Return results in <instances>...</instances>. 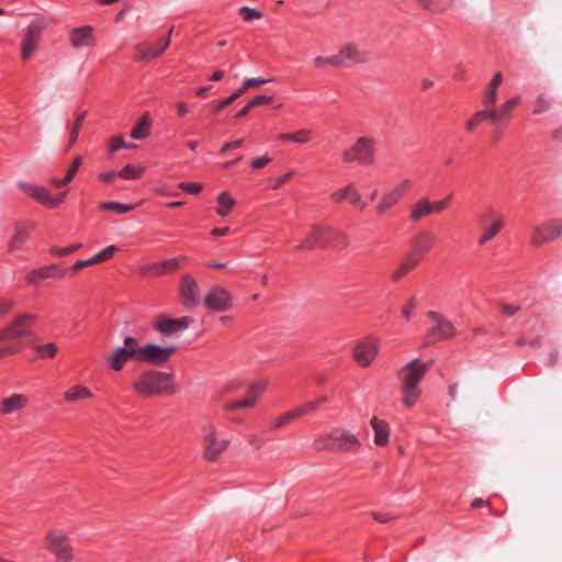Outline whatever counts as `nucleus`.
<instances>
[{
    "label": "nucleus",
    "mask_w": 562,
    "mask_h": 562,
    "mask_svg": "<svg viewBox=\"0 0 562 562\" xmlns=\"http://www.w3.org/2000/svg\"><path fill=\"white\" fill-rule=\"evenodd\" d=\"M430 368L419 359H413L397 371L401 400L404 406L413 407L422 395L419 384Z\"/></svg>",
    "instance_id": "1"
},
{
    "label": "nucleus",
    "mask_w": 562,
    "mask_h": 562,
    "mask_svg": "<svg viewBox=\"0 0 562 562\" xmlns=\"http://www.w3.org/2000/svg\"><path fill=\"white\" fill-rule=\"evenodd\" d=\"M133 389L142 396H171L177 392L173 374L146 370L133 382Z\"/></svg>",
    "instance_id": "2"
},
{
    "label": "nucleus",
    "mask_w": 562,
    "mask_h": 562,
    "mask_svg": "<svg viewBox=\"0 0 562 562\" xmlns=\"http://www.w3.org/2000/svg\"><path fill=\"white\" fill-rule=\"evenodd\" d=\"M138 340L126 337L124 345L110 351L105 358L108 366L115 372H120L128 360L138 362Z\"/></svg>",
    "instance_id": "3"
},
{
    "label": "nucleus",
    "mask_w": 562,
    "mask_h": 562,
    "mask_svg": "<svg viewBox=\"0 0 562 562\" xmlns=\"http://www.w3.org/2000/svg\"><path fill=\"white\" fill-rule=\"evenodd\" d=\"M36 321L34 314H20L11 323L0 330V342H12L16 338L29 337L32 335V325Z\"/></svg>",
    "instance_id": "4"
},
{
    "label": "nucleus",
    "mask_w": 562,
    "mask_h": 562,
    "mask_svg": "<svg viewBox=\"0 0 562 562\" xmlns=\"http://www.w3.org/2000/svg\"><path fill=\"white\" fill-rule=\"evenodd\" d=\"M45 549L52 553L57 562L70 561V542L66 532L50 529L44 537Z\"/></svg>",
    "instance_id": "5"
},
{
    "label": "nucleus",
    "mask_w": 562,
    "mask_h": 562,
    "mask_svg": "<svg viewBox=\"0 0 562 562\" xmlns=\"http://www.w3.org/2000/svg\"><path fill=\"white\" fill-rule=\"evenodd\" d=\"M342 159L346 162L372 164L374 160V140L370 137H359L351 147L342 151Z\"/></svg>",
    "instance_id": "6"
},
{
    "label": "nucleus",
    "mask_w": 562,
    "mask_h": 562,
    "mask_svg": "<svg viewBox=\"0 0 562 562\" xmlns=\"http://www.w3.org/2000/svg\"><path fill=\"white\" fill-rule=\"evenodd\" d=\"M203 457L205 460L214 462L228 447V440L218 438L217 431L213 425H206L202 428Z\"/></svg>",
    "instance_id": "7"
},
{
    "label": "nucleus",
    "mask_w": 562,
    "mask_h": 562,
    "mask_svg": "<svg viewBox=\"0 0 562 562\" xmlns=\"http://www.w3.org/2000/svg\"><path fill=\"white\" fill-rule=\"evenodd\" d=\"M336 58L338 67H351L357 64H367L371 59V53L361 49L353 42H346L340 45Z\"/></svg>",
    "instance_id": "8"
},
{
    "label": "nucleus",
    "mask_w": 562,
    "mask_h": 562,
    "mask_svg": "<svg viewBox=\"0 0 562 562\" xmlns=\"http://www.w3.org/2000/svg\"><path fill=\"white\" fill-rule=\"evenodd\" d=\"M138 362H147L153 366H164L177 351L175 346L161 347L155 344L140 346L138 344Z\"/></svg>",
    "instance_id": "9"
},
{
    "label": "nucleus",
    "mask_w": 562,
    "mask_h": 562,
    "mask_svg": "<svg viewBox=\"0 0 562 562\" xmlns=\"http://www.w3.org/2000/svg\"><path fill=\"white\" fill-rule=\"evenodd\" d=\"M412 189V182L405 179L398 182L391 190L385 192L379 203L375 206V213L379 216L386 214L392 207H394Z\"/></svg>",
    "instance_id": "10"
},
{
    "label": "nucleus",
    "mask_w": 562,
    "mask_h": 562,
    "mask_svg": "<svg viewBox=\"0 0 562 562\" xmlns=\"http://www.w3.org/2000/svg\"><path fill=\"white\" fill-rule=\"evenodd\" d=\"M47 27L44 19L32 21L25 32L21 46V57L23 60L29 59L37 49L42 32Z\"/></svg>",
    "instance_id": "11"
},
{
    "label": "nucleus",
    "mask_w": 562,
    "mask_h": 562,
    "mask_svg": "<svg viewBox=\"0 0 562 562\" xmlns=\"http://www.w3.org/2000/svg\"><path fill=\"white\" fill-rule=\"evenodd\" d=\"M479 223L483 228V233L480 235L477 243L484 245L493 239L503 228L504 217L494 210H487L479 216Z\"/></svg>",
    "instance_id": "12"
},
{
    "label": "nucleus",
    "mask_w": 562,
    "mask_h": 562,
    "mask_svg": "<svg viewBox=\"0 0 562 562\" xmlns=\"http://www.w3.org/2000/svg\"><path fill=\"white\" fill-rule=\"evenodd\" d=\"M330 232L334 227L322 224H314L310 227L306 237L297 246V249L311 250L314 248H326L329 246Z\"/></svg>",
    "instance_id": "13"
},
{
    "label": "nucleus",
    "mask_w": 562,
    "mask_h": 562,
    "mask_svg": "<svg viewBox=\"0 0 562 562\" xmlns=\"http://www.w3.org/2000/svg\"><path fill=\"white\" fill-rule=\"evenodd\" d=\"M21 188L26 194L48 209L58 207L66 200L68 194V191L66 190L56 196H52L50 192L46 188L30 183H23L21 184Z\"/></svg>",
    "instance_id": "14"
},
{
    "label": "nucleus",
    "mask_w": 562,
    "mask_h": 562,
    "mask_svg": "<svg viewBox=\"0 0 562 562\" xmlns=\"http://www.w3.org/2000/svg\"><path fill=\"white\" fill-rule=\"evenodd\" d=\"M204 305L211 312H226L233 305V297L225 288L221 285H214L205 295Z\"/></svg>",
    "instance_id": "15"
},
{
    "label": "nucleus",
    "mask_w": 562,
    "mask_h": 562,
    "mask_svg": "<svg viewBox=\"0 0 562 562\" xmlns=\"http://www.w3.org/2000/svg\"><path fill=\"white\" fill-rule=\"evenodd\" d=\"M380 351L379 340L368 337L358 341L353 348L355 361L361 367H369Z\"/></svg>",
    "instance_id": "16"
},
{
    "label": "nucleus",
    "mask_w": 562,
    "mask_h": 562,
    "mask_svg": "<svg viewBox=\"0 0 562 562\" xmlns=\"http://www.w3.org/2000/svg\"><path fill=\"white\" fill-rule=\"evenodd\" d=\"M427 316L431 318L435 324L426 335V344H430L435 340L446 339L454 336L456 328L451 322L443 318L436 312H428Z\"/></svg>",
    "instance_id": "17"
},
{
    "label": "nucleus",
    "mask_w": 562,
    "mask_h": 562,
    "mask_svg": "<svg viewBox=\"0 0 562 562\" xmlns=\"http://www.w3.org/2000/svg\"><path fill=\"white\" fill-rule=\"evenodd\" d=\"M562 235V218L535 226L531 233V244L540 246Z\"/></svg>",
    "instance_id": "18"
},
{
    "label": "nucleus",
    "mask_w": 562,
    "mask_h": 562,
    "mask_svg": "<svg viewBox=\"0 0 562 562\" xmlns=\"http://www.w3.org/2000/svg\"><path fill=\"white\" fill-rule=\"evenodd\" d=\"M179 294L187 308H194L200 304V286L191 274L181 277Z\"/></svg>",
    "instance_id": "19"
},
{
    "label": "nucleus",
    "mask_w": 562,
    "mask_h": 562,
    "mask_svg": "<svg viewBox=\"0 0 562 562\" xmlns=\"http://www.w3.org/2000/svg\"><path fill=\"white\" fill-rule=\"evenodd\" d=\"M67 270H68V268L60 263L43 266L41 268L31 270L25 276V280H26V283H29V284L37 285L42 281L49 279V278H57V279L63 278L66 274Z\"/></svg>",
    "instance_id": "20"
},
{
    "label": "nucleus",
    "mask_w": 562,
    "mask_h": 562,
    "mask_svg": "<svg viewBox=\"0 0 562 562\" xmlns=\"http://www.w3.org/2000/svg\"><path fill=\"white\" fill-rule=\"evenodd\" d=\"M267 382L266 381H255L248 385L247 394L245 398L239 401L227 402L224 406L227 411H234L239 408L251 407L256 404L257 400L266 391Z\"/></svg>",
    "instance_id": "21"
},
{
    "label": "nucleus",
    "mask_w": 562,
    "mask_h": 562,
    "mask_svg": "<svg viewBox=\"0 0 562 562\" xmlns=\"http://www.w3.org/2000/svg\"><path fill=\"white\" fill-rule=\"evenodd\" d=\"M334 451H352L360 447V441L351 431L344 428L330 430Z\"/></svg>",
    "instance_id": "22"
},
{
    "label": "nucleus",
    "mask_w": 562,
    "mask_h": 562,
    "mask_svg": "<svg viewBox=\"0 0 562 562\" xmlns=\"http://www.w3.org/2000/svg\"><path fill=\"white\" fill-rule=\"evenodd\" d=\"M193 322L194 319L190 316H183L180 318L160 317L156 322L155 328L164 335H175L189 328Z\"/></svg>",
    "instance_id": "23"
},
{
    "label": "nucleus",
    "mask_w": 562,
    "mask_h": 562,
    "mask_svg": "<svg viewBox=\"0 0 562 562\" xmlns=\"http://www.w3.org/2000/svg\"><path fill=\"white\" fill-rule=\"evenodd\" d=\"M519 102L520 97L517 95L506 100L499 108H496V105L486 106L487 120L493 124L507 121Z\"/></svg>",
    "instance_id": "24"
},
{
    "label": "nucleus",
    "mask_w": 562,
    "mask_h": 562,
    "mask_svg": "<svg viewBox=\"0 0 562 562\" xmlns=\"http://www.w3.org/2000/svg\"><path fill=\"white\" fill-rule=\"evenodd\" d=\"M435 235L428 231L419 232L412 241V251L408 254L419 260L431 249L435 243Z\"/></svg>",
    "instance_id": "25"
},
{
    "label": "nucleus",
    "mask_w": 562,
    "mask_h": 562,
    "mask_svg": "<svg viewBox=\"0 0 562 562\" xmlns=\"http://www.w3.org/2000/svg\"><path fill=\"white\" fill-rule=\"evenodd\" d=\"M330 200L335 203H340L345 200L349 201L353 206H358L361 210L364 209V203L359 191L356 189L353 183H348L344 188L334 191L330 194Z\"/></svg>",
    "instance_id": "26"
},
{
    "label": "nucleus",
    "mask_w": 562,
    "mask_h": 562,
    "mask_svg": "<svg viewBox=\"0 0 562 562\" xmlns=\"http://www.w3.org/2000/svg\"><path fill=\"white\" fill-rule=\"evenodd\" d=\"M270 79H265V78H249V79H246L244 82H243V86L240 88H238L236 91H234L229 97H227L226 99L222 100L214 109L215 113H218L221 112L223 109H225L226 106L231 105L233 102H235L238 98H240L248 89L250 88H254V87H258V86H261V85H265L267 82H269Z\"/></svg>",
    "instance_id": "27"
},
{
    "label": "nucleus",
    "mask_w": 562,
    "mask_h": 562,
    "mask_svg": "<svg viewBox=\"0 0 562 562\" xmlns=\"http://www.w3.org/2000/svg\"><path fill=\"white\" fill-rule=\"evenodd\" d=\"M170 45V38L166 37L164 40L158 41L157 43L150 44L148 46L137 45L135 46L138 52L139 60H149L159 57Z\"/></svg>",
    "instance_id": "28"
},
{
    "label": "nucleus",
    "mask_w": 562,
    "mask_h": 562,
    "mask_svg": "<svg viewBox=\"0 0 562 562\" xmlns=\"http://www.w3.org/2000/svg\"><path fill=\"white\" fill-rule=\"evenodd\" d=\"M95 45L93 29L90 25L72 29V47H92Z\"/></svg>",
    "instance_id": "29"
},
{
    "label": "nucleus",
    "mask_w": 562,
    "mask_h": 562,
    "mask_svg": "<svg viewBox=\"0 0 562 562\" xmlns=\"http://www.w3.org/2000/svg\"><path fill=\"white\" fill-rule=\"evenodd\" d=\"M29 403V398L24 394H13L10 397L0 401V414L9 415L23 409Z\"/></svg>",
    "instance_id": "30"
},
{
    "label": "nucleus",
    "mask_w": 562,
    "mask_h": 562,
    "mask_svg": "<svg viewBox=\"0 0 562 562\" xmlns=\"http://www.w3.org/2000/svg\"><path fill=\"white\" fill-rule=\"evenodd\" d=\"M115 251H116L115 246H109V247L104 248L103 250L99 251L97 255H94L90 259L77 261L75 265H72V271H78L86 267L109 260L110 258L113 257Z\"/></svg>",
    "instance_id": "31"
},
{
    "label": "nucleus",
    "mask_w": 562,
    "mask_h": 562,
    "mask_svg": "<svg viewBox=\"0 0 562 562\" xmlns=\"http://www.w3.org/2000/svg\"><path fill=\"white\" fill-rule=\"evenodd\" d=\"M370 424L374 431V443L378 446H385L389 442V425L378 417H372Z\"/></svg>",
    "instance_id": "32"
},
{
    "label": "nucleus",
    "mask_w": 562,
    "mask_h": 562,
    "mask_svg": "<svg viewBox=\"0 0 562 562\" xmlns=\"http://www.w3.org/2000/svg\"><path fill=\"white\" fill-rule=\"evenodd\" d=\"M503 81V76L501 72H496L494 77L492 78L485 95L483 98V108H486L488 105H496L497 102V88L501 86Z\"/></svg>",
    "instance_id": "33"
},
{
    "label": "nucleus",
    "mask_w": 562,
    "mask_h": 562,
    "mask_svg": "<svg viewBox=\"0 0 562 562\" xmlns=\"http://www.w3.org/2000/svg\"><path fill=\"white\" fill-rule=\"evenodd\" d=\"M33 226H25L23 224H16L15 225V233L12 236L10 243H9V251L12 252L16 249H20L23 244L26 243V240L30 237V229Z\"/></svg>",
    "instance_id": "34"
},
{
    "label": "nucleus",
    "mask_w": 562,
    "mask_h": 562,
    "mask_svg": "<svg viewBox=\"0 0 562 562\" xmlns=\"http://www.w3.org/2000/svg\"><path fill=\"white\" fill-rule=\"evenodd\" d=\"M430 214V201L427 199H420L412 206L409 217L413 222H419Z\"/></svg>",
    "instance_id": "35"
},
{
    "label": "nucleus",
    "mask_w": 562,
    "mask_h": 562,
    "mask_svg": "<svg viewBox=\"0 0 562 562\" xmlns=\"http://www.w3.org/2000/svg\"><path fill=\"white\" fill-rule=\"evenodd\" d=\"M418 265L417 258L407 255L397 266V268L392 272L391 279L393 281H398L406 273H408L412 269H414Z\"/></svg>",
    "instance_id": "36"
},
{
    "label": "nucleus",
    "mask_w": 562,
    "mask_h": 562,
    "mask_svg": "<svg viewBox=\"0 0 562 562\" xmlns=\"http://www.w3.org/2000/svg\"><path fill=\"white\" fill-rule=\"evenodd\" d=\"M217 203H218V207H217L216 212L220 216H223V217L229 215L232 209L236 205V201L226 191L218 194Z\"/></svg>",
    "instance_id": "37"
},
{
    "label": "nucleus",
    "mask_w": 562,
    "mask_h": 562,
    "mask_svg": "<svg viewBox=\"0 0 562 562\" xmlns=\"http://www.w3.org/2000/svg\"><path fill=\"white\" fill-rule=\"evenodd\" d=\"M150 132V117L148 114L143 115L138 124L132 130L131 137L134 139H144Z\"/></svg>",
    "instance_id": "38"
},
{
    "label": "nucleus",
    "mask_w": 562,
    "mask_h": 562,
    "mask_svg": "<svg viewBox=\"0 0 562 562\" xmlns=\"http://www.w3.org/2000/svg\"><path fill=\"white\" fill-rule=\"evenodd\" d=\"M313 448L316 451H334L331 432L328 431L317 435L313 441Z\"/></svg>",
    "instance_id": "39"
},
{
    "label": "nucleus",
    "mask_w": 562,
    "mask_h": 562,
    "mask_svg": "<svg viewBox=\"0 0 562 562\" xmlns=\"http://www.w3.org/2000/svg\"><path fill=\"white\" fill-rule=\"evenodd\" d=\"M145 168L140 166L126 165L117 175L123 179H137L142 176Z\"/></svg>",
    "instance_id": "40"
},
{
    "label": "nucleus",
    "mask_w": 562,
    "mask_h": 562,
    "mask_svg": "<svg viewBox=\"0 0 562 562\" xmlns=\"http://www.w3.org/2000/svg\"><path fill=\"white\" fill-rule=\"evenodd\" d=\"M349 244V239L346 234L337 228H334V232H330L329 236V246H337L340 248L347 247Z\"/></svg>",
    "instance_id": "41"
},
{
    "label": "nucleus",
    "mask_w": 562,
    "mask_h": 562,
    "mask_svg": "<svg viewBox=\"0 0 562 562\" xmlns=\"http://www.w3.org/2000/svg\"><path fill=\"white\" fill-rule=\"evenodd\" d=\"M295 418L297 417L295 415L294 409L286 412L272 422L270 429L273 431L279 430Z\"/></svg>",
    "instance_id": "42"
},
{
    "label": "nucleus",
    "mask_w": 562,
    "mask_h": 562,
    "mask_svg": "<svg viewBox=\"0 0 562 562\" xmlns=\"http://www.w3.org/2000/svg\"><path fill=\"white\" fill-rule=\"evenodd\" d=\"M35 350L40 353L42 358H55L58 351L56 344L47 342L44 345L35 346Z\"/></svg>",
    "instance_id": "43"
},
{
    "label": "nucleus",
    "mask_w": 562,
    "mask_h": 562,
    "mask_svg": "<svg viewBox=\"0 0 562 562\" xmlns=\"http://www.w3.org/2000/svg\"><path fill=\"white\" fill-rule=\"evenodd\" d=\"M187 260V257H176L161 262L162 274L171 273L176 271L182 262Z\"/></svg>",
    "instance_id": "44"
},
{
    "label": "nucleus",
    "mask_w": 562,
    "mask_h": 562,
    "mask_svg": "<svg viewBox=\"0 0 562 562\" xmlns=\"http://www.w3.org/2000/svg\"><path fill=\"white\" fill-rule=\"evenodd\" d=\"M482 120H487V110L483 108L482 111L476 112L470 120L465 122V128L473 132L474 128L481 123Z\"/></svg>",
    "instance_id": "45"
},
{
    "label": "nucleus",
    "mask_w": 562,
    "mask_h": 562,
    "mask_svg": "<svg viewBox=\"0 0 562 562\" xmlns=\"http://www.w3.org/2000/svg\"><path fill=\"white\" fill-rule=\"evenodd\" d=\"M313 65L316 68H323L325 66L338 67L336 55L333 56H317L313 59Z\"/></svg>",
    "instance_id": "46"
},
{
    "label": "nucleus",
    "mask_w": 562,
    "mask_h": 562,
    "mask_svg": "<svg viewBox=\"0 0 562 562\" xmlns=\"http://www.w3.org/2000/svg\"><path fill=\"white\" fill-rule=\"evenodd\" d=\"M23 345L21 342H14L0 348V359L4 357H10L15 353H19L23 350Z\"/></svg>",
    "instance_id": "47"
},
{
    "label": "nucleus",
    "mask_w": 562,
    "mask_h": 562,
    "mask_svg": "<svg viewBox=\"0 0 562 562\" xmlns=\"http://www.w3.org/2000/svg\"><path fill=\"white\" fill-rule=\"evenodd\" d=\"M312 139V132L310 130L303 128L296 132H293L292 142L296 144H306Z\"/></svg>",
    "instance_id": "48"
},
{
    "label": "nucleus",
    "mask_w": 562,
    "mask_h": 562,
    "mask_svg": "<svg viewBox=\"0 0 562 562\" xmlns=\"http://www.w3.org/2000/svg\"><path fill=\"white\" fill-rule=\"evenodd\" d=\"M140 273L146 277L162 276L161 262L151 263L143 267Z\"/></svg>",
    "instance_id": "49"
},
{
    "label": "nucleus",
    "mask_w": 562,
    "mask_h": 562,
    "mask_svg": "<svg viewBox=\"0 0 562 562\" xmlns=\"http://www.w3.org/2000/svg\"><path fill=\"white\" fill-rule=\"evenodd\" d=\"M318 408V402H307L304 405H301L294 409L296 417H303L311 412H314Z\"/></svg>",
    "instance_id": "50"
},
{
    "label": "nucleus",
    "mask_w": 562,
    "mask_h": 562,
    "mask_svg": "<svg viewBox=\"0 0 562 562\" xmlns=\"http://www.w3.org/2000/svg\"><path fill=\"white\" fill-rule=\"evenodd\" d=\"M239 14L244 16V20L247 22H250L252 20L260 19L262 16V13L256 9H251L249 7H241L238 10Z\"/></svg>",
    "instance_id": "51"
},
{
    "label": "nucleus",
    "mask_w": 562,
    "mask_h": 562,
    "mask_svg": "<svg viewBox=\"0 0 562 562\" xmlns=\"http://www.w3.org/2000/svg\"><path fill=\"white\" fill-rule=\"evenodd\" d=\"M550 109V103L548 98L544 94H540L537 98L536 105L533 109L535 114H542Z\"/></svg>",
    "instance_id": "52"
},
{
    "label": "nucleus",
    "mask_w": 562,
    "mask_h": 562,
    "mask_svg": "<svg viewBox=\"0 0 562 562\" xmlns=\"http://www.w3.org/2000/svg\"><path fill=\"white\" fill-rule=\"evenodd\" d=\"M103 209L111 210V211H114L117 213H127L131 210H133V206L126 205V204H121L117 202H106V203H103Z\"/></svg>",
    "instance_id": "53"
},
{
    "label": "nucleus",
    "mask_w": 562,
    "mask_h": 562,
    "mask_svg": "<svg viewBox=\"0 0 562 562\" xmlns=\"http://www.w3.org/2000/svg\"><path fill=\"white\" fill-rule=\"evenodd\" d=\"M92 396L89 389L85 386H72V401L74 400H86Z\"/></svg>",
    "instance_id": "54"
},
{
    "label": "nucleus",
    "mask_w": 562,
    "mask_h": 562,
    "mask_svg": "<svg viewBox=\"0 0 562 562\" xmlns=\"http://www.w3.org/2000/svg\"><path fill=\"white\" fill-rule=\"evenodd\" d=\"M179 188L191 194H198L202 190V184L194 182H181L179 183Z\"/></svg>",
    "instance_id": "55"
},
{
    "label": "nucleus",
    "mask_w": 562,
    "mask_h": 562,
    "mask_svg": "<svg viewBox=\"0 0 562 562\" xmlns=\"http://www.w3.org/2000/svg\"><path fill=\"white\" fill-rule=\"evenodd\" d=\"M50 184L57 187V188H61V187H65L67 186L68 183H70V167H68L66 170H65V175L61 179H50L49 180Z\"/></svg>",
    "instance_id": "56"
},
{
    "label": "nucleus",
    "mask_w": 562,
    "mask_h": 562,
    "mask_svg": "<svg viewBox=\"0 0 562 562\" xmlns=\"http://www.w3.org/2000/svg\"><path fill=\"white\" fill-rule=\"evenodd\" d=\"M420 5L428 10V11H432V12H442V10H439L436 5H435V0H417ZM453 3V0H448V5H452Z\"/></svg>",
    "instance_id": "57"
},
{
    "label": "nucleus",
    "mask_w": 562,
    "mask_h": 562,
    "mask_svg": "<svg viewBox=\"0 0 562 562\" xmlns=\"http://www.w3.org/2000/svg\"><path fill=\"white\" fill-rule=\"evenodd\" d=\"M271 160L272 159L268 155H265L262 157H258V158H255L254 160H251L250 166L254 169H260V168H263L265 166H267Z\"/></svg>",
    "instance_id": "58"
},
{
    "label": "nucleus",
    "mask_w": 562,
    "mask_h": 562,
    "mask_svg": "<svg viewBox=\"0 0 562 562\" xmlns=\"http://www.w3.org/2000/svg\"><path fill=\"white\" fill-rule=\"evenodd\" d=\"M271 101L272 97L257 95L254 99H251L248 103L254 109L258 105L270 103Z\"/></svg>",
    "instance_id": "59"
},
{
    "label": "nucleus",
    "mask_w": 562,
    "mask_h": 562,
    "mask_svg": "<svg viewBox=\"0 0 562 562\" xmlns=\"http://www.w3.org/2000/svg\"><path fill=\"white\" fill-rule=\"evenodd\" d=\"M125 146L124 137L122 135L111 139L110 151L114 153Z\"/></svg>",
    "instance_id": "60"
},
{
    "label": "nucleus",
    "mask_w": 562,
    "mask_h": 562,
    "mask_svg": "<svg viewBox=\"0 0 562 562\" xmlns=\"http://www.w3.org/2000/svg\"><path fill=\"white\" fill-rule=\"evenodd\" d=\"M13 300H0V316L8 314L14 306Z\"/></svg>",
    "instance_id": "61"
},
{
    "label": "nucleus",
    "mask_w": 562,
    "mask_h": 562,
    "mask_svg": "<svg viewBox=\"0 0 562 562\" xmlns=\"http://www.w3.org/2000/svg\"><path fill=\"white\" fill-rule=\"evenodd\" d=\"M416 307V303H415V299H411L407 304L402 308V315L406 318V319H409L413 311L415 310Z\"/></svg>",
    "instance_id": "62"
},
{
    "label": "nucleus",
    "mask_w": 562,
    "mask_h": 562,
    "mask_svg": "<svg viewBox=\"0 0 562 562\" xmlns=\"http://www.w3.org/2000/svg\"><path fill=\"white\" fill-rule=\"evenodd\" d=\"M49 252L54 256H59V257H64V256H68L70 255V246H66V247H52L49 249Z\"/></svg>",
    "instance_id": "63"
},
{
    "label": "nucleus",
    "mask_w": 562,
    "mask_h": 562,
    "mask_svg": "<svg viewBox=\"0 0 562 562\" xmlns=\"http://www.w3.org/2000/svg\"><path fill=\"white\" fill-rule=\"evenodd\" d=\"M501 308L508 316H513L514 314H516L519 311V306H513V305L505 304V303L501 304Z\"/></svg>",
    "instance_id": "64"
}]
</instances>
